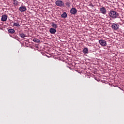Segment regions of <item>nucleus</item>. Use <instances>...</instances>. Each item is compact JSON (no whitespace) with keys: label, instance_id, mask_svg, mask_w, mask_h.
I'll return each mask as SVG.
<instances>
[{"label":"nucleus","instance_id":"nucleus-1","mask_svg":"<svg viewBox=\"0 0 124 124\" xmlns=\"http://www.w3.org/2000/svg\"><path fill=\"white\" fill-rule=\"evenodd\" d=\"M119 13L116 11H113V10L109 11V16L110 17L112 18V19H116V18H118V17H119Z\"/></svg>","mask_w":124,"mask_h":124},{"label":"nucleus","instance_id":"nucleus-2","mask_svg":"<svg viewBox=\"0 0 124 124\" xmlns=\"http://www.w3.org/2000/svg\"><path fill=\"white\" fill-rule=\"evenodd\" d=\"M55 4L57 6H59V7H64V3L61 0H57L55 2Z\"/></svg>","mask_w":124,"mask_h":124},{"label":"nucleus","instance_id":"nucleus-3","mask_svg":"<svg viewBox=\"0 0 124 124\" xmlns=\"http://www.w3.org/2000/svg\"><path fill=\"white\" fill-rule=\"evenodd\" d=\"M111 28H112L114 31H117V30L120 28V25H119L118 24L113 23L111 26Z\"/></svg>","mask_w":124,"mask_h":124},{"label":"nucleus","instance_id":"nucleus-4","mask_svg":"<svg viewBox=\"0 0 124 124\" xmlns=\"http://www.w3.org/2000/svg\"><path fill=\"white\" fill-rule=\"evenodd\" d=\"M18 10L20 12H26V11H27V7H26L25 5H22L19 8Z\"/></svg>","mask_w":124,"mask_h":124},{"label":"nucleus","instance_id":"nucleus-5","mask_svg":"<svg viewBox=\"0 0 124 124\" xmlns=\"http://www.w3.org/2000/svg\"><path fill=\"white\" fill-rule=\"evenodd\" d=\"M99 43H100V45H101V46H103L104 47H105V46L107 45V43L105 40H99Z\"/></svg>","mask_w":124,"mask_h":124},{"label":"nucleus","instance_id":"nucleus-6","mask_svg":"<svg viewBox=\"0 0 124 124\" xmlns=\"http://www.w3.org/2000/svg\"><path fill=\"white\" fill-rule=\"evenodd\" d=\"M100 11L101 13L103 14L104 15H105L106 14V9L104 7H102V8H100Z\"/></svg>","mask_w":124,"mask_h":124},{"label":"nucleus","instance_id":"nucleus-7","mask_svg":"<svg viewBox=\"0 0 124 124\" xmlns=\"http://www.w3.org/2000/svg\"><path fill=\"white\" fill-rule=\"evenodd\" d=\"M70 13L73 15H75L77 13V9L75 8H72L70 10Z\"/></svg>","mask_w":124,"mask_h":124},{"label":"nucleus","instance_id":"nucleus-8","mask_svg":"<svg viewBox=\"0 0 124 124\" xmlns=\"http://www.w3.org/2000/svg\"><path fill=\"white\" fill-rule=\"evenodd\" d=\"M7 18H8L7 15H3L2 16L1 20L3 22H6V21H7Z\"/></svg>","mask_w":124,"mask_h":124},{"label":"nucleus","instance_id":"nucleus-9","mask_svg":"<svg viewBox=\"0 0 124 124\" xmlns=\"http://www.w3.org/2000/svg\"><path fill=\"white\" fill-rule=\"evenodd\" d=\"M49 32L51 34H55L56 32H57V30L55 29L54 28H51L49 29Z\"/></svg>","mask_w":124,"mask_h":124},{"label":"nucleus","instance_id":"nucleus-10","mask_svg":"<svg viewBox=\"0 0 124 124\" xmlns=\"http://www.w3.org/2000/svg\"><path fill=\"white\" fill-rule=\"evenodd\" d=\"M51 26L52 27L53 29H58V25L57 24L55 23V22H52L51 23Z\"/></svg>","mask_w":124,"mask_h":124},{"label":"nucleus","instance_id":"nucleus-11","mask_svg":"<svg viewBox=\"0 0 124 124\" xmlns=\"http://www.w3.org/2000/svg\"><path fill=\"white\" fill-rule=\"evenodd\" d=\"M13 3L14 6H17V5H18V4H19V2H18V1H17V0H13Z\"/></svg>","mask_w":124,"mask_h":124},{"label":"nucleus","instance_id":"nucleus-12","mask_svg":"<svg viewBox=\"0 0 124 124\" xmlns=\"http://www.w3.org/2000/svg\"><path fill=\"white\" fill-rule=\"evenodd\" d=\"M19 36H20V37H21V38H25V37H26V34H25V33H23V32H19Z\"/></svg>","mask_w":124,"mask_h":124},{"label":"nucleus","instance_id":"nucleus-13","mask_svg":"<svg viewBox=\"0 0 124 124\" xmlns=\"http://www.w3.org/2000/svg\"><path fill=\"white\" fill-rule=\"evenodd\" d=\"M8 31L9 33L13 34L15 32V30H14V29H10L8 30Z\"/></svg>","mask_w":124,"mask_h":124},{"label":"nucleus","instance_id":"nucleus-14","mask_svg":"<svg viewBox=\"0 0 124 124\" xmlns=\"http://www.w3.org/2000/svg\"><path fill=\"white\" fill-rule=\"evenodd\" d=\"M61 17L62 18H67V14H66V13L64 12L62 15H61Z\"/></svg>","mask_w":124,"mask_h":124},{"label":"nucleus","instance_id":"nucleus-15","mask_svg":"<svg viewBox=\"0 0 124 124\" xmlns=\"http://www.w3.org/2000/svg\"><path fill=\"white\" fill-rule=\"evenodd\" d=\"M89 52V49H88V48L85 47L83 49V52L84 54H88V52Z\"/></svg>","mask_w":124,"mask_h":124},{"label":"nucleus","instance_id":"nucleus-16","mask_svg":"<svg viewBox=\"0 0 124 124\" xmlns=\"http://www.w3.org/2000/svg\"><path fill=\"white\" fill-rule=\"evenodd\" d=\"M33 41L34 42H36V43H39L40 42V40L37 38H34L33 39Z\"/></svg>","mask_w":124,"mask_h":124},{"label":"nucleus","instance_id":"nucleus-17","mask_svg":"<svg viewBox=\"0 0 124 124\" xmlns=\"http://www.w3.org/2000/svg\"><path fill=\"white\" fill-rule=\"evenodd\" d=\"M13 27H20V24H19V23H14L13 24Z\"/></svg>","mask_w":124,"mask_h":124},{"label":"nucleus","instance_id":"nucleus-18","mask_svg":"<svg viewBox=\"0 0 124 124\" xmlns=\"http://www.w3.org/2000/svg\"><path fill=\"white\" fill-rule=\"evenodd\" d=\"M65 5L67 7H70V2L67 1L65 3Z\"/></svg>","mask_w":124,"mask_h":124},{"label":"nucleus","instance_id":"nucleus-19","mask_svg":"<svg viewBox=\"0 0 124 124\" xmlns=\"http://www.w3.org/2000/svg\"><path fill=\"white\" fill-rule=\"evenodd\" d=\"M91 5H92V6H93V5L92 4H91Z\"/></svg>","mask_w":124,"mask_h":124}]
</instances>
